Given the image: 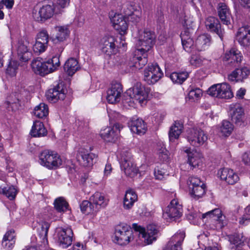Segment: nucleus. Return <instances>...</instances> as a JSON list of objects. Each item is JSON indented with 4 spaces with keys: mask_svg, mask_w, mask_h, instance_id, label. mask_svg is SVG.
I'll list each match as a JSON object with an SVG mask.
<instances>
[{
    "mask_svg": "<svg viewBox=\"0 0 250 250\" xmlns=\"http://www.w3.org/2000/svg\"><path fill=\"white\" fill-rule=\"evenodd\" d=\"M32 57L27 37L23 36L19 38L17 43V66H24Z\"/></svg>",
    "mask_w": 250,
    "mask_h": 250,
    "instance_id": "nucleus-1",
    "label": "nucleus"
},
{
    "mask_svg": "<svg viewBox=\"0 0 250 250\" xmlns=\"http://www.w3.org/2000/svg\"><path fill=\"white\" fill-rule=\"evenodd\" d=\"M39 162L41 165L49 169H56L62 164L60 155L49 150H44L40 153Z\"/></svg>",
    "mask_w": 250,
    "mask_h": 250,
    "instance_id": "nucleus-2",
    "label": "nucleus"
},
{
    "mask_svg": "<svg viewBox=\"0 0 250 250\" xmlns=\"http://www.w3.org/2000/svg\"><path fill=\"white\" fill-rule=\"evenodd\" d=\"M132 226L135 231L139 232V237H142L144 239V241L145 244L149 245L156 241L158 236V230L155 225H149L146 229L136 224H133Z\"/></svg>",
    "mask_w": 250,
    "mask_h": 250,
    "instance_id": "nucleus-3",
    "label": "nucleus"
},
{
    "mask_svg": "<svg viewBox=\"0 0 250 250\" xmlns=\"http://www.w3.org/2000/svg\"><path fill=\"white\" fill-rule=\"evenodd\" d=\"M156 35L154 32L145 30L140 33L139 40L137 45L140 48L138 51L140 52H146L149 51L155 44Z\"/></svg>",
    "mask_w": 250,
    "mask_h": 250,
    "instance_id": "nucleus-4",
    "label": "nucleus"
},
{
    "mask_svg": "<svg viewBox=\"0 0 250 250\" xmlns=\"http://www.w3.org/2000/svg\"><path fill=\"white\" fill-rule=\"evenodd\" d=\"M186 138L190 144L195 147L202 146L208 140L207 135L198 127H193L187 130Z\"/></svg>",
    "mask_w": 250,
    "mask_h": 250,
    "instance_id": "nucleus-5",
    "label": "nucleus"
},
{
    "mask_svg": "<svg viewBox=\"0 0 250 250\" xmlns=\"http://www.w3.org/2000/svg\"><path fill=\"white\" fill-rule=\"evenodd\" d=\"M207 92L209 95L218 98L229 99L233 96L230 86L226 83L214 84Z\"/></svg>",
    "mask_w": 250,
    "mask_h": 250,
    "instance_id": "nucleus-6",
    "label": "nucleus"
},
{
    "mask_svg": "<svg viewBox=\"0 0 250 250\" xmlns=\"http://www.w3.org/2000/svg\"><path fill=\"white\" fill-rule=\"evenodd\" d=\"M133 239L132 230L126 225H119L115 229L114 241L120 245L128 244Z\"/></svg>",
    "mask_w": 250,
    "mask_h": 250,
    "instance_id": "nucleus-7",
    "label": "nucleus"
},
{
    "mask_svg": "<svg viewBox=\"0 0 250 250\" xmlns=\"http://www.w3.org/2000/svg\"><path fill=\"white\" fill-rule=\"evenodd\" d=\"M132 92L130 95V98L133 100V103H138L140 104H145L146 103L149 89L146 88L141 83H137L132 88V90L127 91V93Z\"/></svg>",
    "mask_w": 250,
    "mask_h": 250,
    "instance_id": "nucleus-8",
    "label": "nucleus"
},
{
    "mask_svg": "<svg viewBox=\"0 0 250 250\" xmlns=\"http://www.w3.org/2000/svg\"><path fill=\"white\" fill-rule=\"evenodd\" d=\"M56 243L60 247L65 249L72 242L73 233L70 228H59L56 229Z\"/></svg>",
    "mask_w": 250,
    "mask_h": 250,
    "instance_id": "nucleus-9",
    "label": "nucleus"
},
{
    "mask_svg": "<svg viewBox=\"0 0 250 250\" xmlns=\"http://www.w3.org/2000/svg\"><path fill=\"white\" fill-rule=\"evenodd\" d=\"M144 74V80L149 85L157 83L163 76V73L156 63L148 65Z\"/></svg>",
    "mask_w": 250,
    "mask_h": 250,
    "instance_id": "nucleus-10",
    "label": "nucleus"
},
{
    "mask_svg": "<svg viewBox=\"0 0 250 250\" xmlns=\"http://www.w3.org/2000/svg\"><path fill=\"white\" fill-rule=\"evenodd\" d=\"M183 208L177 199H174L166 208L163 213V217L166 219L178 218L181 216Z\"/></svg>",
    "mask_w": 250,
    "mask_h": 250,
    "instance_id": "nucleus-11",
    "label": "nucleus"
},
{
    "mask_svg": "<svg viewBox=\"0 0 250 250\" xmlns=\"http://www.w3.org/2000/svg\"><path fill=\"white\" fill-rule=\"evenodd\" d=\"M191 22V21L188 20H184V22L183 24L187 28L181 33V38L183 48L185 51L188 52H191L195 50L194 42L191 38L190 29L188 28V26H190L189 23Z\"/></svg>",
    "mask_w": 250,
    "mask_h": 250,
    "instance_id": "nucleus-12",
    "label": "nucleus"
},
{
    "mask_svg": "<svg viewBox=\"0 0 250 250\" xmlns=\"http://www.w3.org/2000/svg\"><path fill=\"white\" fill-rule=\"evenodd\" d=\"M206 218L216 221L215 229H221L227 224L225 216L222 214L221 210L218 208L202 214V219Z\"/></svg>",
    "mask_w": 250,
    "mask_h": 250,
    "instance_id": "nucleus-13",
    "label": "nucleus"
},
{
    "mask_svg": "<svg viewBox=\"0 0 250 250\" xmlns=\"http://www.w3.org/2000/svg\"><path fill=\"white\" fill-rule=\"evenodd\" d=\"M116 41V39L113 36L104 37L100 43L102 52L109 56L116 54L118 52V48L115 44Z\"/></svg>",
    "mask_w": 250,
    "mask_h": 250,
    "instance_id": "nucleus-14",
    "label": "nucleus"
},
{
    "mask_svg": "<svg viewBox=\"0 0 250 250\" xmlns=\"http://www.w3.org/2000/svg\"><path fill=\"white\" fill-rule=\"evenodd\" d=\"M122 128V125L116 123L112 127H107L102 130L100 136L106 142H115L119 137L120 129Z\"/></svg>",
    "mask_w": 250,
    "mask_h": 250,
    "instance_id": "nucleus-15",
    "label": "nucleus"
},
{
    "mask_svg": "<svg viewBox=\"0 0 250 250\" xmlns=\"http://www.w3.org/2000/svg\"><path fill=\"white\" fill-rule=\"evenodd\" d=\"M66 90L63 88V84L58 83L46 92L47 99L52 103H56L59 100H63L65 97Z\"/></svg>",
    "mask_w": 250,
    "mask_h": 250,
    "instance_id": "nucleus-16",
    "label": "nucleus"
},
{
    "mask_svg": "<svg viewBox=\"0 0 250 250\" xmlns=\"http://www.w3.org/2000/svg\"><path fill=\"white\" fill-rule=\"evenodd\" d=\"M54 13V7L51 5H43L39 11L34 10L33 17L37 21H43L51 18Z\"/></svg>",
    "mask_w": 250,
    "mask_h": 250,
    "instance_id": "nucleus-17",
    "label": "nucleus"
},
{
    "mask_svg": "<svg viewBox=\"0 0 250 250\" xmlns=\"http://www.w3.org/2000/svg\"><path fill=\"white\" fill-rule=\"evenodd\" d=\"M121 167L125 174L128 177H134L138 172V169L131 161L130 154L127 153L126 157L122 156L121 162Z\"/></svg>",
    "mask_w": 250,
    "mask_h": 250,
    "instance_id": "nucleus-18",
    "label": "nucleus"
},
{
    "mask_svg": "<svg viewBox=\"0 0 250 250\" xmlns=\"http://www.w3.org/2000/svg\"><path fill=\"white\" fill-rule=\"evenodd\" d=\"M123 92L122 85L117 82H113L107 91L106 99L109 103L115 104L121 99Z\"/></svg>",
    "mask_w": 250,
    "mask_h": 250,
    "instance_id": "nucleus-19",
    "label": "nucleus"
},
{
    "mask_svg": "<svg viewBox=\"0 0 250 250\" xmlns=\"http://www.w3.org/2000/svg\"><path fill=\"white\" fill-rule=\"evenodd\" d=\"M205 25L208 31L216 33L221 40H223L225 31L221 28V24L218 19L214 17H208L206 19Z\"/></svg>",
    "mask_w": 250,
    "mask_h": 250,
    "instance_id": "nucleus-20",
    "label": "nucleus"
},
{
    "mask_svg": "<svg viewBox=\"0 0 250 250\" xmlns=\"http://www.w3.org/2000/svg\"><path fill=\"white\" fill-rule=\"evenodd\" d=\"M243 59V56L239 50L232 48L225 53L223 58V61L226 64L232 66H236Z\"/></svg>",
    "mask_w": 250,
    "mask_h": 250,
    "instance_id": "nucleus-21",
    "label": "nucleus"
},
{
    "mask_svg": "<svg viewBox=\"0 0 250 250\" xmlns=\"http://www.w3.org/2000/svg\"><path fill=\"white\" fill-rule=\"evenodd\" d=\"M217 175L221 180L229 185H234L239 180L238 174L233 170L228 168L220 169Z\"/></svg>",
    "mask_w": 250,
    "mask_h": 250,
    "instance_id": "nucleus-22",
    "label": "nucleus"
},
{
    "mask_svg": "<svg viewBox=\"0 0 250 250\" xmlns=\"http://www.w3.org/2000/svg\"><path fill=\"white\" fill-rule=\"evenodd\" d=\"M185 233L180 232L175 233L170 238L166 246V250H183L182 244Z\"/></svg>",
    "mask_w": 250,
    "mask_h": 250,
    "instance_id": "nucleus-23",
    "label": "nucleus"
},
{
    "mask_svg": "<svg viewBox=\"0 0 250 250\" xmlns=\"http://www.w3.org/2000/svg\"><path fill=\"white\" fill-rule=\"evenodd\" d=\"M232 121L238 125H241L243 123L244 110L239 104L230 105Z\"/></svg>",
    "mask_w": 250,
    "mask_h": 250,
    "instance_id": "nucleus-24",
    "label": "nucleus"
},
{
    "mask_svg": "<svg viewBox=\"0 0 250 250\" xmlns=\"http://www.w3.org/2000/svg\"><path fill=\"white\" fill-rule=\"evenodd\" d=\"M250 74L249 69L246 67L237 68L228 75V80L230 82H242Z\"/></svg>",
    "mask_w": 250,
    "mask_h": 250,
    "instance_id": "nucleus-25",
    "label": "nucleus"
},
{
    "mask_svg": "<svg viewBox=\"0 0 250 250\" xmlns=\"http://www.w3.org/2000/svg\"><path fill=\"white\" fill-rule=\"evenodd\" d=\"M211 36L204 34L199 36L194 42L195 50L198 51H205L211 44Z\"/></svg>",
    "mask_w": 250,
    "mask_h": 250,
    "instance_id": "nucleus-26",
    "label": "nucleus"
},
{
    "mask_svg": "<svg viewBox=\"0 0 250 250\" xmlns=\"http://www.w3.org/2000/svg\"><path fill=\"white\" fill-rule=\"evenodd\" d=\"M218 15L222 22L226 25L230 24L231 15L228 6L224 3H219L217 8Z\"/></svg>",
    "mask_w": 250,
    "mask_h": 250,
    "instance_id": "nucleus-27",
    "label": "nucleus"
},
{
    "mask_svg": "<svg viewBox=\"0 0 250 250\" xmlns=\"http://www.w3.org/2000/svg\"><path fill=\"white\" fill-rule=\"evenodd\" d=\"M114 29L119 32L120 34H125L128 27V24L124 17L120 14H116L112 19Z\"/></svg>",
    "mask_w": 250,
    "mask_h": 250,
    "instance_id": "nucleus-28",
    "label": "nucleus"
},
{
    "mask_svg": "<svg viewBox=\"0 0 250 250\" xmlns=\"http://www.w3.org/2000/svg\"><path fill=\"white\" fill-rule=\"evenodd\" d=\"M128 125L133 133L139 135L145 134L147 128L144 121L141 119H132Z\"/></svg>",
    "mask_w": 250,
    "mask_h": 250,
    "instance_id": "nucleus-29",
    "label": "nucleus"
},
{
    "mask_svg": "<svg viewBox=\"0 0 250 250\" xmlns=\"http://www.w3.org/2000/svg\"><path fill=\"white\" fill-rule=\"evenodd\" d=\"M185 152L188 154V162L193 168L199 167L202 163V155L196 150L186 149Z\"/></svg>",
    "mask_w": 250,
    "mask_h": 250,
    "instance_id": "nucleus-30",
    "label": "nucleus"
},
{
    "mask_svg": "<svg viewBox=\"0 0 250 250\" xmlns=\"http://www.w3.org/2000/svg\"><path fill=\"white\" fill-rule=\"evenodd\" d=\"M55 30L56 34L55 37L52 39L55 43L63 42L69 37L70 31L68 26H56L55 27Z\"/></svg>",
    "mask_w": 250,
    "mask_h": 250,
    "instance_id": "nucleus-31",
    "label": "nucleus"
},
{
    "mask_svg": "<svg viewBox=\"0 0 250 250\" xmlns=\"http://www.w3.org/2000/svg\"><path fill=\"white\" fill-rule=\"evenodd\" d=\"M33 71L37 74L44 75L48 74L46 62H42V58L38 57L34 59L31 64Z\"/></svg>",
    "mask_w": 250,
    "mask_h": 250,
    "instance_id": "nucleus-32",
    "label": "nucleus"
},
{
    "mask_svg": "<svg viewBox=\"0 0 250 250\" xmlns=\"http://www.w3.org/2000/svg\"><path fill=\"white\" fill-rule=\"evenodd\" d=\"M236 39L239 44L244 47L250 46V29L245 28L239 29L237 34Z\"/></svg>",
    "mask_w": 250,
    "mask_h": 250,
    "instance_id": "nucleus-33",
    "label": "nucleus"
},
{
    "mask_svg": "<svg viewBox=\"0 0 250 250\" xmlns=\"http://www.w3.org/2000/svg\"><path fill=\"white\" fill-rule=\"evenodd\" d=\"M90 201L95 205L97 210L100 208H105L108 203V200L104 197V194L99 192H95L91 196Z\"/></svg>",
    "mask_w": 250,
    "mask_h": 250,
    "instance_id": "nucleus-34",
    "label": "nucleus"
},
{
    "mask_svg": "<svg viewBox=\"0 0 250 250\" xmlns=\"http://www.w3.org/2000/svg\"><path fill=\"white\" fill-rule=\"evenodd\" d=\"M47 130L44 127L43 124L39 121H36L34 122L30 134L34 137H43L47 134Z\"/></svg>",
    "mask_w": 250,
    "mask_h": 250,
    "instance_id": "nucleus-35",
    "label": "nucleus"
},
{
    "mask_svg": "<svg viewBox=\"0 0 250 250\" xmlns=\"http://www.w3.org/2000/svg\"><path fill=\"white\" fill-rule=\"evenodd\" d=\"M183 125L179 121L175 122L170 127L169 131V139L170 142H174L177 139L182 133Z\"/></svg>",
    "mask_w": 250,
    "mask_h": 250,
    "instance_id": "nucleus-36",
    "label": "nucleus"
},
{
    "mask_svg": "<svg viewBox=\"0 0 250 250\" xmlns=\"http://www.w3.org/2000/svg\"><path fill=\"white\" fill-rule=\"evenodd\" d=\"M138 196L137 194L132 190H128L126 191L124 199V208L125 209H130L133 206L134 203L137 201Z\"/></svg>",
    "mask_w": 250,
    "mask_h": 250,
    "instance_id": "nucleus-37",
    "label": "nucleus"
},
{
    "mask_svg": "<svg viewBox=\"0 0 250 250\" xmlns=\"http://www.w3.org/2000/svg\"><path fill=\"white\" fill-rule=\"evenodd\" d=\"M80 68L78 62L73 58L67 60L64 65V69L69 76H72Z\"/></svg>",
    "mask_w": 250,
    "mask_h": 250,
    "instance_id": "nucleus-38",
    "label": "nucleus"
},
{
    "mask_svg": "<svg viewBox=\"0 0 250 250\" xmlns=\"http://www.w3.org/2000/svg\"><path fill=\"white\" fill-rule=\"evenodd\" d=\"M53 204L54 208L59 212H64L68 209V203L65 199L62 197L56 198Z\"/></svg>",
    "mask_w": 250,
    "mask_h": 250,
    "instance_id": "nucleus-39",
    "label": "nucleus"
},
{
    "mask_svg": "<svg viewBox=\"0 0 250 250\" xmlns=\"http://www.w3.org/2000/svg\"><path fill=\"white\" fill-rule=\"evenodd\" d=\"M80 156L81 159L79 158V161L84 167H90L93 165L94 159H96V156L92 153H81Z\"/></svg>",
    "mask_w": 250,
    "mask_h": 250,
    "instance_id": "nucleus-40",
    "label": "nucleus"
},
{
    "mask_svg": "<svg viewBox=\"0 0 250 250\" xmlns=\"http://www.w3.org/2000/svg\"><path fill=\"white\" fill-rule=\"evenodd\" d=\"M33 113L39 118H46L48 115V106L44 103H41L35 107Z\"/></svg>",
    "mask_w": 250,
    "mask_h": 250,
    "instance_id": "nucleus-41",
    "label": "nucleus"
},
{
    "mask_svg": "<svg viewBox=\"0 0 250 250\" xmlns=\"http://www.w3.org/2000/svg\"><path fill=\"white\" fill-rule=\"evenodd\" d=\"M191 196L195 198L198 199L202 197L206 193V186L203 183L200 185L193 187L189 189Z\"/></svg>",
    "mask_w": 250,
    "mask_h": 250,
    "instance_id": "nucleus-42",
    "label": "nucleus"
},
{
    "mask_svg": "<svg viewBox=\"0 0 250 250\" xmlns=\"http://www.w3.org/2000/svg\"><path fill=\"white\" fill-rule=\"evenodd\" d=\"M0 193L5 195L10 200H14L16 197V188L14 186L0 187Z\"/></svg>",
    "mask_w": 250,
    "mask_h": 250,
    "instance_id": "nucleus-43",
    "label": "nucleus"
},
{
    "mask_svg": "<svg viewBox=\"0 0 250 250\" xmlns=\"http://www.w3.org/2000/svg\"><path fill=\"white\" fill-rule=\"evenodd\" d=\"M41 228L38 230L39 235L43 243L47 242V234L50 224L45 221L42 222L40 224Z\"/></svg>",
    "mask_w": 250,
    "mask_h": 250,
    "instance_id": "nucleus-44",
    "label": "nucleus"
},
{
    "mask_svg": "<svg viewBox=\"0 0 250 250\" xmlns=\"http://www.w3.org/2000/svg\"><path fill=\"white\" fill-rule=\"evenodd\" d=\"M188 77L187 72H173L170 75V79L173 83H183Z\"/></svg>",
    "mask_w": 250,
    "mask_h": 250,
    "instance_id": "nucleus-45",
    "label": "nucleus"
},
{
    "mask_svg": "<svg viewBox=\"0 0 250 250\" xmlns=\"http://www.w3.org/2000/svg\"><path fill=\"white\" fill-rule=\"evenodd\" d=\"M233 129V125L228 121H223L219 128L221 135L224 136H229Z\"/></svg>",
    "mask_w": 250,
    "mask_h": 250,
    "instance_id": "nucleus-46",
    "label": "nucleus"
},
{
    "mask_svg": "<svg viewBox=\"0 0 250 250\" xmlns=\"http://www.w3.org/2000/svg\"><path fill=\"white\" fill-rule=\"evenodd\" d=\"M46 66L48 73L56 70L60 65V62L59 56H54L52 59H49L46 62Z\"/></svg>",
    "mask_w": 250,
    "mask_h": 250,
    "instance_id": "nucleus-47",
    "label": "nucleus"
},
{
    "mask_svg": "<svg viewBox=\"0 0 250 250\" xmlns=\"http://www.w3.org/2000/svg\"><path fill=\"white\" fill-rule=\"evenodd\" d=\"M141 53H142V56L134 57L133 59L134 62L133 66L139 69L142 68L147 62V59L145 52H142Z\"/></svg>",
    "mask_w": 250,
    "mask_h": 250,
    "instance_id": "nucleus-48",
    "label": "nucleus"
},
{
    "mask_svg": "<svg viewBox=\"0 0 250 250\" xmlns=\"http://www.w3.org/2000/svg\"><path fill=\"white\" fill-rule=\"evenodd\" d=\"M92 203L90 201H83L80 205L81 211L83 213L87 214L97 211V210L94 208V206L92 205Z\"/></svg>",
    "mask_w": 250,
    "mask_h": 250,
    "instance_id": "nucleus-49",
    "label": "nucleus"
},
{
    "mask_svg": "<svg viewBox=\"0 0 250 250\" xmlns=\"http://www.w3.org/2000/svg\"><path fill=\"white\" fill-rule=\"evenodd\" d=\"M229 241L231 244L238 246L243 243V236L241 233H235L229 236Z\"/></svg>",
    "mask_w": 250,
    "mask_h": 250,
    "instance_id": "nucleus-50",
    "label": "nucleus"
},
{
    "mask_svg": "<svg viewBox=\"0 0 250 250\" xmlns=\"http://www.w3.org/2000/svg\"><path fill=\"white\" fill-rule=\"evenodd\" d=\"M36 41L42 43L44 42L45 44L48 45L49 35L47 32L45 30L40 31L37 35Z\"/></svg>",
    "mask_w": 250,
    "mask_h": 250,
    "instance_id": "nucleus-51",
    "label": "nucleus"
},
{
    "mask_svg": "<svg viewBox=\"0 0 250 250\" xmlns=\"http://www.w3.org/2000/svg\"><path fill=\"white\" fill-rule=\"evenodd\" d=\"M48 45L45 44L44 42H35L33 45V49L34 52L37 54H41L44 52L47 48Z\"/></svg>",
    "mask_w": 250,
    "mask_h": 250,
    "instance_id": "nucleus-52",
    "label": "nucleus"
},
{
    "mask_svg": "<svg viewBox=\"0 0 250 250\" xmlns=\"http://www.w3.org/2000/svg\"><path fill=\"white\" fill-rule=\"evenodd\" d=\"M203 61L204 59L201 56L193 55L191 56L189 62L192 66L199 67L203 64Z\"/></svg>",
    "mask_w": 250,
    "mask_h": 250,
    "instance_id": "nucleus-53",
    "label": "nucleus"
},
{
    "mask_svg": "<svg viewBox=\"0 0 250 250\" xmlns=\"http://www.w3.org/2000/svg\"><path fill=\"white\" fill-rule=\"evenodd\" d=\"M202 95V90L200 88L191 89L188 93V98L193 101L197 100Z\"/></svg>",
    "mask_w": 250,
    "mask_h": 250,
    "instance_id": "nucleus-54",
    "label": "nucleus"
},
{
    "mask_svg": "<svg viewBox=\"0 0 250 250\" xmlns=\"http://www.w3.org/2000/svg\"><path fill=\"white\" fill-rule=\"evenodd\" d=\"M6 73L11 77L16 76V61L10 60L6 69Z\"/></svg>",
    "mask_w": 250,
    "mask_h": 250,
    "instance_id": "nucleus-55",
    "label": "nucleus"
},
{
    "mask_svg": "<svg viewBox=\"0 0 250 250\" xmlns=\"http://www.w3.org/2000/svg\"><path fill=\"white\" fill-rule=\"evenodd\" d=\"M202 183H203L201 181L199 178L194 176L189 177L188 181L189 189L192 188V187L198 186Z\"/></svg>",
    "mask_w": 250,
    "mask_h": 250,
    "instance_id": "nucleus-56",
    "label": "nucleus"
},
{
    "mask_svg": "<svg viewBox=\"0 0 250 250\" xmlns=\"http://www.w3.org/2000/svg\"><path fill=\"white\" fill-rule=\"evenodd\" d=\"M27 94V91L25 90L24 88H21L20 90H19V92L18 95L17 96V100L21 102L20 104V106H21L22 104L23 105V97H24Z\"/></svg>",
    "mask_w": 250,
    "mask_h": 250,
    "instance_id": "nucleus-57",
    "label": "nucleus"
},
{
    "mask_svg": "<svg viewBox=\"0 0 250 250\" xmlns=\"http://www.w3.org/2000/svg\"><path fill=\"white\" fill-rule=\"evenodd\" d=\"M15 237V230H11L7 231V233L5 234L3 239V241H16Z\"/></svg>",
    "mask_w": 250,
    "mask_h": 250,
    "instance_id": "nucleus-58",
    "label": "nucleus"
},
{
    "mask_svg": "<svg viewBox=\"0 0 250 250\" xmlns=\"http://www.w3.org/2000/svg\"><path fill=\"white\" fill-rule=\"evenodd\" d=\"M16 241H2V245L7 250H12L15 244Z\"/></svg>",
    "mask_w": 250,
    "mask_h": 250,
    "instance_id": "nucleus-59",
    "label": "nucleus"
},
{
    "mask_svg": "<svg viewBox=\"0 0 250 250\" xmlns=\"http://www.w3.org/2000/svg\"><path fill=\"white\" fill-rule=\"evenodd\" d=\"M239 224L241 225L246 226L250 223V216L248 214H244L239 218Z\"/></svg>",
    "mask_w": 250,
    "mask_h": 250,
    "instance_id": "nucleus-60",
    "label": "nucleus"
},
{
    "mask_svg": "<svg viewBox=\"0 0 250 250\" xmlns=\"http://www.w3.org/2000/svg\"><path fill=\"white\" fill-rule=\"evenodd\" d=\"M242 162L246 165H250V151L245 152L242 156Z\"/></svg>",
    "mask_w": 250,
    "mask_h": 250,
    "instance_id": "nucleus-61",
    "label": "nucleus"
},
{
    "mask_svg": "<svg viewBox=\"0 0 250 250\" xmlns=\"http://www.w3.org/2000/svg\"><path fill=\"white\" fill-rule=\"evenodd\" d=\"M166 172L163 169L155 170L154 175L156 179L162 180L166 175Z\"/></svg>",
    "mask_w": 250,
    "mask_h": 250,
    "instance_id": "nucleus-62",
    "label": "nucleus"
},
{
    "mask_svg": "<svg viewBox=\"0 0 250 250\" xmlns=\"http://www.w3.org/2000/svg\"><path fill=\"white\" fill-rule=\"evenodd\" d=\"M7 8H11L14 3V0H2L1 1Z\"/></svg>",
    "mask_w": 250,
    "mask_h": 250,
    "instance_id": "nucleus-63",
    "label": "nucleus"
},
{
    "mask_svg": "<svg viewBox=\"0 0 250 250\" xmlns=\"http://www.w3.org/2000/svg\"><path fill=\"white\" fill-rule=\"evenodd\" d=\"M112 169L111 165L110 164H107L105 166L104 175L106 176L109 175L111 172Z\"/></svg>",
    "mask_w": 250,
    "mask_h": 250,
    "instance_id": "nucleus-64",
    "label": "nucleus"
}]
</instances>
